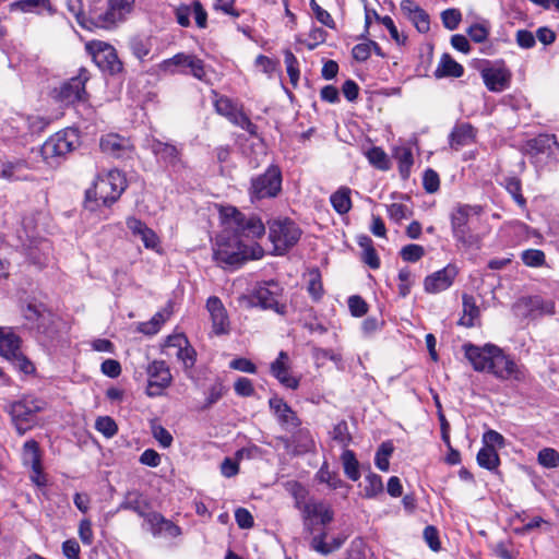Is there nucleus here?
Here are the masks:
<instances>
[{"label":"nucleus","instance_id":"nucleus-4","mask_svg":"<svg viewBox=\"0 0 559 559\" xmlns=\"http://www.w3.org/2000/svg\"><path fill=\"white\" fill-rule=\"evenodd\" d=\"M483 212L479 205H457L451 213V228L453 237L466 248L478 247L480 237L474 234L469 227V223L475 216H479Z\"/></svg>","mask_w":559,"mask_h":559},{"label":"nucleus","instance_id":"nucleus-40","mask_svg":"<svg viewBox=\"0 0 559 559\" xmlns=\"http://www.w3.org/2000/svg\"><path fill=\"white\" fill-rule=\"evenodd\" d=\"M23 463L26 466H37L40 464L39 447L35 440H28L23 445Z\"/></svg>","mask_w":559,"mask_h":559},{"label":"nucleus","instance_id":"nucleus-58","mask_svg":"<svg viewBox=\"0 0 559 559\" xmlns=\"http://www.w3.org/2000/svg\"><path fill=\"white\" fill-rule=\"evenodd\" d=\"M317 477L321 483H325L332 489L341 488L344 484L337 474L330 472L325 467L319 469Z\"/></svg>","mask_w":559,"mask_h":559},{"label":"nucleus","instance_id":"nucleus-43","mask_svg":"<svg viewBox=\"0 0 559 559\" xmlns=\"http://www.w3.org/2000/svg\"><path fill=\"white\" fill-rule=\"evenodd\" d=\"M366 156L371 165L381 170H386L390 167V163L385 152L380 147H372L367 153Z\"/></svg>","mask_w":559,"mask_h":559},{"label":"nucleus","instance_id":"nucleus-42","mask_svg":"<svg viewBox=\"0 0 559 559\" xmlns=\"http://www.w3.org/2000/svg\"><path fill=\"white\" fill-rule=\"evenodd\" d=\"M246 450L240 449L235 454V460L225 457L221 464V473L223 476L230 478L236 476L239 472V461L243 457Z\"/></svg>","mask_w":559,"mask_h":559},{"label":"nucleus","instance_id":"nucleus-51","mask_svg":"<svg viewBox=\"0 0 559 559\" xmlns=\"http://www.w3.org/2000/svg\"><path fill=\"white\" fill-rule=\"evenodd\" d=\"M228 120L234 123L235 126L240 127L241 129L246 130L250 134L257 133V126L251 122L249 117L245 115L241 110L237 109L229 118Z\"/></svg>","mask_w":559,"mask_h":559},{"label":"nucleus","instance_id":"nucleus-5","mask_svg":"<svg viewBox=\"0 0 559 559\" xmlns=\"http://www.w3.org/2000/svg\"><path fill=\"white\" fill-rule=\"evenodd\" d=\"M46 403L34 396H24L10 405L9 414L19 435H24L37 424V414Z\"/></svg>","mask_w":559,"mask_h":559},{"label":"nucleus","instance_id":"nucleus-48","mask_svg":"<svg viewBox=\"0 0 559 559\" xmlns=\"http://www.w3.org/2000/svg\"><path fill=\"white\" fill-rule=\"evenodd\" d=\"M284 62L292 84L296 85L298 83L300 72L298 68V61L290 50H285Z\"/></svg>","mask_w":559,"mask_h":559},{"label":"nucleus","instance_id":"nucleus-44","mask_svg":"<svg viewBox=\"0 0 559 559\" xmlns=\"http://www.w3.org/2000/svg\"><path fill=\"white\" fill-rule=\"evenodd\" d=\"M308 293L316 301L320 300L323 296V285L321 275L318 270H312L309 272Z\"/></svg>","mask_w":559,"mask_h":559},{"label":"nucleus","instance_id":"nucleus-26","mask_svg":"<svg viewBox=\"0 0 559 559\" xmlns=\"http://www.w3.org/2000/svg\"><path fill=\"white\" fill-rule=\"evenodd\" d=\"M10 10L35 14H41L44 11L49 14L56 12L50 0H16L10 3Z\"/></svg>","mask_w":559,"mask_h":559},{"label":"nucleus","instance_id":"nucleus-24","mask_svg":"<svg viewBox=\"0 0 559 559\" xmlns=\"http://www.w3.org/2000/svg\"><path fill=\"white\" fill-rule=\"evenodd\" d=\"M127 227L130 229L133 236L139 237L145 248L155 249L158 243V237L155 231L146 226V224L136 217L127 218Z\"/></svg>","mask_w":559,"mask_h":559},{"label":"nucleus","instance_id":"nucleus-57","mask_svg":"<svg viewBox=\"0 0 559 559\" xmlns=\"http://www.w3.org/2000/svg\"><path fill=\"white\" fill-rule=\"evenodd\" d=\"M530 305L532 307V311L537 312L538 314L555 313V304L551 300H544L540 297H532L530 298Z\"/></svg>","mask_w":559,"mask_h":559},{"label":"nucleus","instance_id":"nucleus-53","mask_svg":"<svg viewBox=\"0 0 559 559\" xmlns=\"http://www.w3.org/2000/svg\"><path fill=\"white\" fill-rule=\"evenodd\" d=\"M187 69H189V73L193 75L195 79L203 81L206 76L205 66L203 60L198 58L194 55H189Z\"/></svg>","mask_w":559,"mask_h":559},{"label":"nucleus","instance_id":"nucleus-62","mask_svg":"<svg viewBox=\"0 0 559 559\" xmlns=\"http://www.w3.org/2000/svg\"><path fill=\"white\" fill-rule=\"evenodd\" d=\"M217 114L226 117L227 119L238 109L234 103L226 96H219L214 103Z\"/></svg>","mask_w":559,"mask_h":559},{"label":"nucleus","instance_id":"nucleus-63","mask_svg":"<svg viewBox=\"0 0 559 559\" xmlns=\"http://www.w3.org/2000/svg\"><path fill=\"white\" fill-rule=\"evenodd\" d=\"M310 7L316 15V19L323 25L330 27V28H334L335 27V22L333 20V17L331 16V14L322 9L317 2L316 0H310Z\"/></svg>","mask_w":559,"mask_h":559},{"label":"nucleus","instance_id":"nucleus-38","mask_svg":"<svg viewBox=\"0 0 559 559\" xmlns=\"http://www.w3.org/2000/svg\"><path fill=\"white\" fill-rule=\"evenodd\" d=\"M345 475L356 481L360 477L359 463L352 450L345 449L341 455Z\"/></svg>","mask_w":559,"mask_h":559},{"label":"nucleus","instance_id":"nucleus-36","mask_svg":"<svg viewBox=\"0 0 559 559\" xmlns=\"http://www.w3.org/2000/svg\"><path fill=\"white\" fill-rule=\"evenodd\" d=\"M326 534L322 533L317 535L311 540V547L313 550L321 555H329L334 550H337L344 543L345 538L334 537L330 543L325 542Z\"/></svg>","mask_w":559,"mask_h":559},{"label":"nucleus","instance_id":"nucleus-29","mask_svg":"<svg viewBox=\"0 0 559 559\" xmlns=\"http://www.w3.org/2000/svg\"><path fill=\"white\" fill-rule=\"evenodd\" d=\"M305 519L317 518L322 524H328L333 520V511L323 502L310 500L302 508Z\"/></svg>","mask_w":559,"mask_h":559},{"label":"nucleus","instance_id":"nucleus-12","mask_svg":"<svg viewBox=\"0 0 559 559\" xmlns=\"http://www.w3.org/2000/svg\"><path fill=\"white\" fill-rule=\"evenodd\" d=\"M496 355L491 361L489 373L499 380L521 381L525 378L524 369L519 366L509 355H506L501 348L495 349Z\"/></svg>","mask_w":559,"mask_h":559},{"label":"nucleus","instance_id":"nucleus-47","mask_svg":"<svg viewBox=\"0 0 559 559\" xmlns=\"http://www.w3.org/2000/svg\"><path fill=\"white\" fill-rule=\"evenodd\" d=\"M537 461L546 468H555L559 465V453L552 448H544L538 452Z\"/></svg>","mask_w":559,"mask_h":559},{"label":"nucleus","instance_id":"nucleus-3","mask_svg":"<svg viewBox=\"0 0 559 559\" xmlns=\"http://www.w3.org/2000/svg\"><path fill=\"white\" fill-rule=\"evenodd\" d=\"M261 246L253 243H241L230 234V236H219L214 250V259L225 266H239L249 259H261L263 257Z\"/></svg>","mask_w":559,"mask_h":559},{"label":"nucleus","instance_id":"nucleus-27","mask_svg":"<svg viewBox=\"0 0 559 559\" xmlns=\"http://www.w3.org/2000/svg\"><path fill=\"white\" fill-rule=\"evenodd\" d=\"M483 79L489 91L501 92L509 85L510 73L501 68L488 69L483 71Z\"/></svg>","mask_w":559,"mask_h":559},{"label":"nucleus","instance_id":"nucleus-14","mask_svg":"<svg viewBox=\"0 0 559 559\" xmlns=\"http://www.w3.org/2000/svg\"><path fill=\"white\" fill-rule=\"evenodd\" d=\"M281 290L280 285L273 281L260 284L253 290L251 304L282 313L284 306L278 301Z\"/></svg>","mask_w":559,"mask_h":559},{"label":"nucleus","instance_id":"nucleus-31","mask_svg":"<svg viewBox=\"0 0 559 559\" xmlns=\"http://www.w3.org/2000/svg\"><path fill=\"white\" fill-rule=\"evenodd\" d=\"M21 340L10 328H0V356L14 357L15 350L20 349Z\"/></svg>","mask_w":559,"mask_h":559},{"label":"nucleus","instance_id":"nucleus-2","mask_svg":"<svg viewBox=\"0 0 559 559\" xmlns=\"http://www.w3.org/2000/svg\"><path fill=\"white\" fill-rule=\"evenodd\" d=\"M221 218L225 231L235 236L238 241H254L265 234V226L261 218L254 215H245L234 206H225L221 210Z\"/></svg>","mask_w":559,"mask_h":559},{"label":"nucleus","instance_id":"nucleus-7","mask_svg":"<svg viewBox=\"0 0 559 559\" xmlns=\"http://www.w3.org/2000/svg\"><path fill=\"white\" fill-rule=\"evenodd\" d=\"M78 135L74 130H63L55 133L45 141L40 148L43 158L50 165L75 148Z\"/></svg>","mask_w":559,"mask_h":559},{"label":"nucleus","instance_id":"nucleus-23","mask_svg":"<svg viewBox=\"0 0 559 559\" xmlns=\"http://www.w3.org/2000/svg\"><path fill=\"white\" fill-rule=\"evenodd\" d=\"M147 530L155 537H159L163 535H167L170 537H177L181 534V530L178 525L173 523L171 521L165 519L158 512H150L146 515Z\"/></svg>","mask_w":559,"mask_h":559},{"label":"nucleus","instance_id":"nucleus-59","mask_svg":"<svg viewBox=\"0 0 559 559\" xmlns=\"http://www.w3.org/2000/svg\"><path fill=\"white\" fill-rule=\"evenodd\" d=\"M372 48H378V44L372 40L355 45L352 50L354 59L357 61H366L370 57Z\"/></svg>","mask_w":559,"mask_h":559},{"label":"nucleus","instance_id":"nucleus-9","mask_svg":"<svg viewBox=\"0 0 559 559\" xmlns=\"http://www.w3.org/2000/svg\"><path fill=\"white\" fill-rule=\"evenodd\" d=\"M133 3L134 0H109L107 9L104 12L95 13L91 22L95 27L111 28L124 21L131 12Z\"/></svg>","mask_w":559,"mask_h":559},{"label":"nucleus","instance_id":"nucleus-52","mask_svg":"<svg viewBox=\"0 0 559 559\" xmlns=\"http://www.w3.org/2000/svg\"><path fill=\"white\" fill-rule=\"evenodd\" d=\"M8 360H10L15 368H17L21 372L25 374H32L35 372V366L34 364L28 360L21 352L20 349L15 350L14 357H8Z\"/></svg>","mask_w":559,"mask_h":559},{"label":"nucleus","instance_id":"nucleus-30","mask_svg":"<svg viewBox=\"0 0 559 559\" xmlns=\"http://www.w3.org/2000/svg\"><path fill=\"white\" fill-rule=\"evenodd\" d=\"M557 145V140L555 135L551 134H540L530 141H527L525 145V150L530 155H538V154H550L552 153V147Z\"/></svg>","mask_w":559,"mask_h":559},{"label":"nucleus","instance_id":"nucleus-13","mask_svg":"<svg viewBox=\"0 0 559 559\" xmlns=\"http://www.w3.org/2000/svg\"><path fill=\"white\" fill-rule=\"evenodd\" d=\"M148 384L146 394L151 397L159 396L173 382L168 365L164 360L152 361L146 369Z\"/></svg>","mask_w":559,"mask_h":559},{"label":"nucleus","instance_id":"nucleus-20","mask_svg":"<svg viewBox=\"0 0 559 559\" xmlns=\"http://www.w3.org/2000/svg\"><path fill=\"white\" fill-rule=\"evenodd\" d=\"M206 308L212 320V328L215 334L222 335L229 332V320L227 311L218 297L212 296L206 301Z\"/></svg>","mask_w":559,"mask_h":559},{"label":"nucleus","instance_id":"nucleus-6","mask_svg":"<svg viewBox=\"0 0 559 559\" xmlns=\"http://www.w3.org/2000/svg\"><path fill=\"white\" fill-rule=\"evenodd\" d=\"M301 230L289 218H276L269 222V239L275 254H284L299 240Z\"/></svg>","mask_w":559,"mask_h":559},{"label":"nucleus","instance_id":"nucleus-54","mask_svg":"<svg viewBox=\"0 0 559 559\" xmlns=\"http://www.w3.org/2000/svg\"><path fill=\"white\" fill-rule=\"evenodd\" d=\"M443 26L450 31L456 29L462 21V13L457 9H447L441 13Z\"/></svg>","mask_w":559,"mask_h":559},{"label":"nucleus","instance_id":"nucleus-16","mask_svg":"<svg viewBox=\"0 0 559 559\" xmlns=\"http://www.w3.org/2000/svg\"><path fill=\"white\" fill-rule=\"evenodd\" d=\"M88 80L87 71L81 70L76 76L62 83L58 91V99L66 105L81 100L85 94V83Z\"/></svg>","mask_w":559,"mask_h":559},{"label":"nucleus","instance_id":"nucleus-11","mask_svg":"<svg viewBox=\"0 0 559 559\" xmlns=\"http://www.w3.org/2000/svg\"><path fill=\"white\" fill-rule=\"evenodd\" d=\"M148 147L158 162L173 170L177 171L186 167L182 159V150L175 144L153 138L148 141Z\"/></svg>","mask_w":559,"mask_h":559},{"label":"nucleus","instance_id":"nucleus-49","mask_svg":"<svg viewBox=\"0 0 559 559\" xmlns=\"http://www.w3.org/2000/svg\"><path fill=\"white\" fill-rule=\"evenodd\" d=\"M129 45L133 56L139 60H143L151 51L150 41L141 37L132 38Z\"/></svg>","mask_w":559,"mask_h":559},{"label":"nucleus","instance_id":"nucleus-21","mask_svg":"<svg viewBox=\"0 0 559 559\" xmlns=\"http://www.w3.org/2000/svg\"><path fill=\"white\" fill-rule=\"evenodd\" d=\"M271 373L288 389L296 390L299 386V380L289 372V357L284 350L280 352L277 358L271 364Z\"/></svg>","mask_w":559,"mask_h":559},{"label":"nucleus","instance_id":"nucleus-32","mask_svg":"<svg viewBox=\"0 0 559 559\" xmlns=\"http://www.w3.org/2000/svg\"><path fill=\"white\" fill-rule=\"evenodd\" d=\"M27 169L28 164L25 159L5 162L1 166L0 177L7 180H25L27 179Z\"/></svg>","mask_w":559,"mask_h":559},{"label":"nucleus","instance_id":"nucleus-45","mask_svg":"<svg viewBox=\"0 0 559 559\" xmlns=\"http://www.w3.org/2000/svg\"><path fill=\"white\" fill-rule=\"evenodd\" d=\"M364 491L367 498H373L381 493L383 491L382 478L374 473L367 475Z\"/></svg>","mask_w":559,"mask_h":559},{"label":"nucleus","instance_id":"nucleus-64","mask_svg":"<svg viewBox=\"0 0 559 559\" xmlns=\"http://www.w3.org/2000/svg\"><path fill=\"white\" fill-rule=\"evenodd\" d=\"M508 192L512 195L514 201L521 206L524 207L526 204L525 198L521 193V182L516 178H509L507 180L506 186Z\"/></svg>","mask_w":559,"mask_h":559},{"label":"nucleus","instance_id":"nucleus-41","mask_svg":"<svg viewBox=\"0 0 559 559\" xmlns=\"http://www.w3.org/2000/svg\"><path fill=\"white\" fill-rule=\"evenodd\" d=\"M331 438L337 442L342 448L347 449L353 438L348 430V425L345 420L337 423L330 432Z\"/></svg>","mask_w":559,"mask_h":559},{"label":"nucleus","instance_id":"nucleus-37","mask_svg":"<svg viewBox=\"0 0 559 559\" xmlns=\"http://www.w3.org/2000/svg\"><path fill=\"white\" fill-rule=\"evenodd\" d=\"M171 309L170 306L155 313L152 319L144 322L140 326V331L144 334L153 335L156 334L162 325L170 318Z\"/></svg>","mask_w":559,"mask_h":559},{"label":"nucleus","instance_id":"nucleus-39","mask_svg":"<svg viewBox=\"0 0 559 559\" xmlns=\"http://www.w3.org/2000/svg\"><path fill=\"white\" fill-rule=\"evenodd\" d=\"M478 464L487 469H495L499 465V455L492 447H484L477 453Z\"/></svg>","mask_w":559,"mask_h":559},{"label":"nucleus","instance_id":"nucleus-10","mask_svg":"<svg viewBox=\"0 0 559 559\" xmlns=\"http://www.w3.org/2000/svg\"><path fill=\"white\" fill-rule=\"evenodd\" d=\"M281 186L282 175L280 168L270 166L264 174L252 179L250 193L254 199L273 198L281 191Z\"/></svg>","mask_w":559,"mask_h":559},{"label":"nucleus","instance_id":"nucleus-18","mask_svg":"<svg viewBox=\"0 0 559 559\" xmlns=\"http://www.w3.org/2000/svg\"><path fill=\"white\" fill-rule=\"evenodd\" d=\"M271 411L276 416L280 425L287 431L297 429L301 421L292 407L281 397L274 396L269 401Z\"/></svg>","mask_w":559,"mask_h":559},{"label":"nucleus","instance_id":"nucleus-55","mask_svg":"<svg viewBox=\"0 0 559 559\" xmlns=\"http://www.w3.org/2000/svg\"><path fill=\"white\" fill-rule=\"evenodd\" d=\"M293 441L297 443L302 452L311 451L314 448V441L307 429H299L294 433Z\"/></svg>","mask_w":559,"mask_h":559},{"label":"nucleus","instance_id":"nucleus-46","mask_svg":"<svg viewBox=\"0 0 559 559\" xmlns=\"http://www.w3.org/2000/svg\"><path fill=\"white\" fill-rule=\"evenodd\" d=\"M120 510H131L135 512L139 516L143 518L146 522V515L150 512H146L147 503L142 502L139 497L134 499L131 498V495L119 506Z\"/></svg>","mask_w":559,"mask_h":559},{"label":"nucleus","instance_id":"nucleus-34","mask_svg":"<svg viewBox=\"0 0 559 559\" xmlns=\"http://www.w3.org/2000/svg\"><path fill=\"white\" fill-rule=\"evenodd\" d=\"M188 57L189 55L179 52L171 58L163 60L158 64V70L164 74L188 73L185 71L188 64Z\"/></svg>","mask_w":559,"mask_h":559},{"label":"nucleus","instance_id":"nucleus-19","mask_svg":"<svg viewBox=\"0 0 559 559\" xmlns=\"http://www.w3.org/2000/svg\"><path fill=\"white\" fill-rule=\"evenodd\" d=\"M167 348H176V357L183 364L186 369H190L195 364V350L189 344L188 338L183 334L169 335L166 340Z\"/></svg>","mask_w":559,"mask_h":559},{"label":"nucleus","instance_id":"nucleus-25","mask_svg":"<svg viewBox=\"0 0 559 559\" xmlns=\"http://www.w3.org/2000/svg\"><path fill=\"white\" fill-rule=\"evenodd\" d=\"M457 323L464 328L479 325L480 309L476 304V299L472 295L464 294L462 296V316Z\"/></svg>","mask_w":559,"mask_h":559},{"label":"nucleus","instance_id":"nucleus-17","mask_svg":"<svg viewBox=\"0 0 559 559\" xmlns=\"http://www.w3.org/2000/svg\"><path fill=\"white\" fill-rule=\"evenodd\" d=\"M457 275V269L454 265H447L428 275L424 281L425 290L429 294H438L448 289Z\"/></svg>","mask_w":559,"mask_h":559},{"label":"nucleus","instance_id":"nucleus-28","mask_svg":"<svg viewBox=\"0 0 559 559\" xmlns=\"http://www.w3.org/2000/svg\"><path fill=\"white\" fill-rule=\"evenodd\" d=\"M476 131L471 123L463 122L454 127L450 134V144L455 150L469 145L474 142Z\"/></svg>","mask_w":559,"mask_h":559},{"label":"nucleus","instance_id":"nucleus-61","mask_svg":"<svg viewBox=\"0 0 559 559\" xmlns=\"http://www.w3.org/2000/svg\"><path fill=\"white\" fill-rule=\"evenodd\" d=\"M397 277L400 282L399 294L402 297H406L409 294L411 287L414 283L413 274L408 269H402L400 270Z\"/></svg>","mask_w":559,"mask_h":559},{"label":"nucleus","instance_id":"nucleus-15","mask_svg":"<svg viewBox=\"0 0 559 559\" xmlns=\"http://www.w3.org/2000/svg\"><path fill=\"white\" fill-rule=\"evenodd\" d=\"M495 349H498V346L492 344L477 346L472 343H467L463 345L465 357L472 364L474 370L478 372L489 373L491 361L496 355Z\"/></svg>","mask_w":559,"mask_h":559},{"label":"nucleus","instance_id":"nucleus-50","mask_svg":"<svg viewBox=\"0 0 559 559\" xmlns=\"http://www.w3.org/2000/svg\"><path fill=\"white\" fill-rule=\"evenodd\" d=\"M95 428L106 438H111L117 433L118 427L115 420L109 416H102L96 419Z\"/></svg>","mask_w":559,"mask_h":559},{"label":"nucleus","instance_id":"nucleus-60","mask_svg":"<svg viewBox=\"0 0 559 559\" xmlns=\"http://www.w3.org/2000/svg\"><path fill=\"white\" fill-rule=\"evenodd\" d=\"M425 254V249L415 243L407 245L402 248L401 250V257L404 261L407 262H416Z\"/></svg>","mask_w":559,"mask_h":559},{"label":"nucleus","instance_id":"nucleus-35","mask_svg":"<svg viewBox=\"0 0 559 559\" xmlns=\"http://www.w3.org/2000/svg\"><path fill=\"white\" fill-rule=\"evenodd\" d=\"M350 192L348 187H341L331 195V204L338 214H346L350 211Z\"/></svg>","mask_w":559,"mask_h":559},{"label":"nucleus","instance_id":"nucleus-8","mask_svg":"<svg viewBox=\"0 0 559 559\" xmlns=\"http://www.w3.org/2000/svg\"><path fill=\"white\" fill-rule=\"evenodd\" d=\"M85 49L103 72L111 75L122 72L123 64L111 45L102 40H92L85 45Z\"/></svg>","mask_w":559,"mask_h":559},{"label":"nucleus","instance_id":"nucleus-22","mask_svg":"<svg viewBox=\"0 0 559 559\" xmlns=\"http://www.w3.org/2000/svg\"><path fill=\"white\" fill-rule=\"evenodd\" d=\"M99 145L104 153L116 158L128 156L132 152L129 139L116 133L102 136Z\"/></svg>","mask_w":559,"mask_h":559},{"label":"nucleus","instance_id":"nucleus-33","mask_svg":"<svg viewBox=\"0 0 559 559\" xmlns=\"http://www.w3.org/2000/svg\"><path fill=\"white\" fill-rule=\"evenodd\" d=\"M464 73V68L456 62L449 53H443L440 58L437 69L435 70L436 78H460Z\"/></svg>","mask_w":559,"mask_h":559},{"label":"nucleus","instance_id":"nucleus-56","mask_svg":"<svg viewBox=\"0 0 559 559\" xmlns=\"http://www.w3.org/2000/svg\"><path fill=\"white\" fill-rule=\"evenodd\" d=\"M522 260L527 266L538 267L545 263V253L542 250L528 249L523 251Z\"/></svg>","mask_w":559,"mask_h":559},{"label":"nucleus","instance_id":"nucleus-1","mask_svg":"<svg viewBox=\"0 0 559 559\" xmlns=\"http://www.w3.org/2000/svg\"><path fill=\"white\" fill-rule=\"evenodd\" d=\"M127 188V180L123 174L117 169H111L105 175H98L93 186L86 190V204L91 210L95 206H110L121 195Z\"/></svg>","mask_w":559,"mask_h":559}]
</instances>
